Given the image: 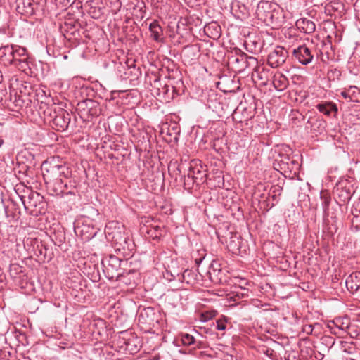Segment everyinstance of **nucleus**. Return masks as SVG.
<instances>
[{
	"instance_id": "1",
	"label": "nucleus",
	"mask_w": 360,
	"mask_h": 360,
	"mask_svg": "<svg viewBox=\"0 0 360 360\" xmlns=\"http://www.w3.org/2000/svg\"><path fill=\"white\" fill-rule=\"evenodd\" d=\"M40 110L44 115V120L51 123L52 127L58 131L68 129L71 120L70 114L65 109L56 107L54 104L48 105L41 102Z\"/></svg>"
},
{
	"instance_id": "2",
	"label": "nucleus",
	"mask_w": 360,
	"mask_h": 360,
	"mask_svg": "<svg viewBox=\"0 0 360 360\" xmlns=\"http://www.w3.org/2000/svg\"><path fill=\"white\" fill-rule=\"evenodd\" d=\"M102 264L107 277L110 280H121L122 278H126L127 276L132 275L133 281L135 283V278L139 277V273L136 270H126L122 267L127 264L126 259H122L117 256L110 255L103 259Z\"/></svg>"
},
{
	"instance_id": "3",
	"label": "nucleus",
	"mask_w": 360,
	"mask_h": 360,
	"mask_svg": "<svg viewBox=\"0 0 360 360\" xmlns=\"http://www.w3.org/2000/svg\"><path fill=\"white\" fill-rule=\"evenodd\" d=\"M257 18L267 26L277 27L283 22V10L276 3L262 0L256 9Z\"/></svg>"
},
{
	"instance_id": "4",
	"label": "nucleus",
	"mask_w": 360,
	"mask_h": 360,
	"mask_svg": "<svg viewBox=\"0 0 360 360\" xmlns=\"http://www.w3.org/2000/svg\"><path fill=\"white\" fill-rule=\"evenodd\" d=\"M43 179L45 184H53V180L68 179L71 176L72 172L70 168L63 165H44Z\"/></svg>"
},
{
	"instance_id": "5",
	"label": "nucleus",
	"mask_w": 360,
	"mask_h": 360,
	"mask_svg": "<svg viewBox=\"0 0 360 360\" xmlns=\"http://www.w3.org/2000/svg\"><path fill=\"white\" fill-rule=\"evenodd\" d=\"M24 193L20 195V198L25 209L32 214H37L39 212L37 207L43 203V197L37 192L33 191L28 188L24 190Z\"/></svg>"
},
{
	"instance_id": "6",
	"label": "nucleus",
	"mask_w": 360,
	"mask_h": 360,
	"mask_svg": "<svg viewBox=\"0 0 360 360\" xmlns=\"http://www.w3.org/2000/svg\"><path fill=\"white\" fill-rule=\"evenodd\" d=\"M76 110L80 117L83 119L96 117L101 112L99 103L92 99H86L79 101L77 105Z\"/></svg>"
},
{
	"instance_id": "7",
	"label": "nucleus",
	"mask_w": 360,
	"mask_h": 360,
	"mask_svg": "<svg viewBox=\"0 0 360 360\" xmlns=\"http://www.w3.org/2000/svg\"><path fill=\"white\" fill-rule=\"evenodd\" d=\"M288 57V51L283 46H276L268 55L267 63L273 68L282 65Z\"/></svg>"
},
{
	"instance_id": "8",
	"label": "nucleus",
	"mask_w": 360,
	"mask_h": 360,
	"mask_svg": "<svg viewBox=\"0 0 360 360\" xmlns=\"http://www.w3.org/2000/svg\"><path fill=\"white\" fill-rule=\"evenodd\" d=\"M292 54L300 63L304 65L309 64L314 58L311 50L306 45H302L295 49Z\"/></svg>"
},
{
	"instance_id": "9",
	"label": "nucleus",
	"mask_w": 360,
	"mask_h": 360,
	"mask_svg": "<svg viewBox=\"0 0 360 360\" xmlns=\"http://www.w3.org/2000/svg\"><path fill=\"white\" fill-rule=\"evenodd\" d=\"M16 10L18 13L26 16H31L35 14L39 7L37 4H34V0H17Z\"/></svg>"
},
{
	"instance_id": "10",
	"label": "nucleus",
	"mask_w": 360,
	"mask_h": 360,
	"mask_svg": "<svg viewBox=\"0 0 360 360\" xmlns=\"http://www.w3.org/2000/svg\"><path fill=\"white\" fill-rule=\"evenodd\" d=\"M347 290L352 294L360 291V271H355L349 275L345 280Z\"/></svg>"
},
{
	"instance_id": "11",
	"label": "nucleus",
	"mask_w": 360,
	"mask_h": 360,
	"mask_svg": "<svg viewBox=\"0 0 360 360\" xmlns=\"http://www.w3.org/2000/svg\"><path fill=\"white\" fill-rule=\"evenodd\" d=\"M156 316H157L153 308L146 307L140 311L138 319L139 323L150 326L153 325L155 321H156Z\"/></svg>"
},
{
	"instance_id": "12",
	"label": "nucleus",
	"mask_w": 360,
	"mask_h": 360,
	"mask_svg": "<svg viewBox=\"0 0 360 360\" xmlns=\"http://www.w3.org/2000/svg\"><path fill=\"white\" fill-rule=\"evenodd\" d=\"M75 231L77 234L79 233L83 240H89L96 235L97 229L83 223L81 226L77 225Z\"/></svg>"
},
{
	"instance_id": "13",
	"label": "nucleus",
	"mask_w": 360,
	"mask_h": 360,
	"mask_svg": "<svg viewBox=\"0 0 360 360\" xmlns=\"http://www.w3.org/2000/svg\"><path fill=\"white\" fill-rule=\"evenodd\" d=\"M15 45H6L0 48V60L5 65L13 63Z\"/></svg>"
},
{
	"instance_id": "14",
	"label": "nucleus",
	"mask_w": 360,
	"mask_h": 360,
	"mask_svg": "<svg viewBox=\"0 0 360 360\" xmlns=\"http://www.w3.org/2000/svg\"><path fill=\"white\" fill-rule=\"evenodd\" d=\"M316 108L320 112L328 117H335L338 111L337 105L330 101H325L318 103L316 105Z\"/></svg>"
},
{
	"instance_id": "15",
	"label": "nucleus",
	"mask_w": 360,
	"mask_h": 360,
	"mask_svg": "<svg viewBox=\"0 0 360 360\" xmlns=\"http://www.w3.org/2000/svg\"><path fill=\"white\" fill-rule=\"evenodd\" d=\"M295 25L299 30L306 34H311L316 30L315 23L307 18L298 19Z\"/></svg>"
},
{
	"instance_id": "16",
	"label": "nucleus",
	"mask_w": 360,
	"mask_h": 360,
	"mask_svg": "<svg viewBox=\"0 0 360 360\" xmlns=\"http://www.w3.org/2000/svg\"><path fill=\"white\" fill-rule=\"evenodd\" d=\"M112 238L115 243L119 245L123 250H125L126 248L129 251L132 250L130 246H134V243L131 244L129 237L125 235H122L121 232H113Z\"/></svg>"
},
{
	"instance_id": "17",
	"label": "nucleus",
	"mask_w": 360,
	"mask_h": 360,
	"mask_svg": "<svg viewBox=\"0 0 360 360\" xmlns=\"http://www.w3.org/2000/svg\"><path fill=\"white\" fill-rule=\"evenodd\" d=\"M204 32L209 37L217 39L221 36V28L216 22H212L205 26Z\"/></svg>"
},
{
	"instance_id": "18",
	"label": "nucleus",
	"mask_w": 360,
	"mask_h": 360,
	"mask_svg": "<svg viewBox=\"0 0 360 360\" xmlns=\"http://www.w3.org/2000/svg\"><path fill=\"white\" fill-rule=\"evenodd\" d=\"M204 176H205L206 174H202L200 168L193 161L191 162L187 173L188 179H191L193 181V182L199 184L198 181L200 180L202 181L203 180Z\"/></svg>"
},
{
	"instance_id": "19",
	"label": "nucleus",
	"mask_w": 360,
	"mask_h": 360,
	"mask_svg": "<svg viewBox=\"0 0 360 360\" xmlns=\"http://www.w3.org/2000/svg\"><path fill=\"white\" fill-rule=\"evenodd\" d=\"M84 7L92 18L98 19L101 17L103 12L101 8L96 6L94 1H87Z\"/></svg>"
},
{
	"instance_id": "20",
	"label": "nucleus",
	"mask_w": 360,
	"mask_h": 360,
	"mask_svg": "<svg viewBox=\"0 0 360 360\" xmlns=\"http://www.w3.org/2000/svg\"><path fill=\"white\" fill-rule=\"evenodd\" d=\"M81 27L80 22L77 20H65L64 24L60 26L62 32L70 33L73 34L77 30Z\"/></svg>"
},
{
	"instance_id": "21",
	"label": "nucleus",
	"mask_w": 360,
	"mask_h": 360,
	"mask_svg": "<svg viewBox=\"0 0 360 360\" xmlns=\"http://www.w3.org/2000/svg\"><path fill=\"white\" fill-rule=\"evenodd\" d=\"M53 184H46L47 188L51 192L52 195L63 196V190L62 189L63 180H53Z\"/></svg>"
},
{
	"instance_id": "22",
	"label": "nucleus",
	"mask_w": 360,
	"mask_h": 360,
	"mask_svg": "<svg viewBox=\"0 0 360 360\" xmlns=\"http://www.w3.org/2000/svg\"><path fill=\"white\" fill-rule=\"evenodd\" d=\"M149 30L151 32L152 38L156 41H161L162 38V29L157 21H153L149 25Z\"/></svg>"
},
{
	"instance_id": "23",
	"label": "nucleus",
	"mask_w": 360,
	"mask_h": 360,
	"mask_svg": "<svg viewBox=\"0 0 360 360\" xmlns=\"http://www.w3.org/2000/svg\"><path fill=\"white\" fill-rule=\"evenodd\" d=\"M273 85L276 90L283 91L288 86V79L286 77L282 74L274 75L273 79Z\"/></svg>"
},
{
	"instance_id": "24",
	"label": "nucleus",
	"mask_w": 360,
	"mask_h": 360,
	"mask_svg": "<svg viewBox=\"0 0 360 360\" xmlns=\"http://www.w3.org/2000/svg\"><path fill=\"white\" fill-rule=\"evenodd\" d=\"M177 276L181 282H185L187 284H193L195 283L197 274L191 270L186 269L182 274L179 275L178 274Z\"/></svg>"
},
{
	"instance_id": "25",
	"label": "nucleus",
	"mask_w": 360,
	"mask_h": 360,
	"mask_svg": "<svg viewBox=\"0 0 360 360\" xmlns=\"http://www.w3.org/2000/svg\"><path fill=\"white\" fill-rule=\"evenodd\" d=\"M253 68V70H255V68H259L257 65V59L252 56H248L245 53V59H244V64H242L241 65L236 66V68L238 69V72H240L246 68Z\"/></svg>"
},
{
	"instance_id": "26",
	"label": "nucleus",
	"mask_w": 360,
	"mask_h": 360,
	"mask_svg": "<svg viewBox=\"0 0 360 360\" xmlns=\"http://www.w3.org/2000/svg\"><path fill=\"white\" fill-rule=\"evenodd\" d=\"M244 59H245V53H242L239 56L232 54L228 57V63L232 65L233 68L238 70L236 67L244 64Z\"/></svg>"
},
{
	"instance_id": "27",
	"label": "nucleus",
	"mask_w": 360,
	"mask_h": 360,
	"mask_svg": "<svg viewBox=\"0 0 360 360\" xmlns=\"http://www.w3.org/2000/svg\"><path fill=\"white\" fill-rule=\"evenodd\" d=\"M288 161L281 160L280 162V168L283 170L285 173L288 171L290 172H292V169H297L298 167V163L295 160H290L289 158H287Z\"/></svg>"
},
{
	"instance_id": "28",
	"label": "nucleus",
	"mask_w": 360,
	"mask_h": 360,
	"mask_svg": "<svg viewBox=\"0 0 360 360\" xmlns=\"http://www.w3.org/2000/svg\"><path fill=\"white\" fill-rule=\"evenodd\" d=\"M218 264L217 262L212 263L210 267L208 274L210 275V279L214 283H217L221 281V278H218V274L221 272V269L215 266Z\"/></svg>"
},
{
	"instance_id": "29",
	"label": "nucleus",
	"mask_w": 360,
	"mask_h": 360,
	"mask_svg": "<svg viewBox=\"0 0 360 360\" xmlns=\"http://www.w3.org/2000/svg\"><path fill=\"white\" fill-rule=\"evenodd\" d=\"M241 241L238 236L236 235L233 236L230 238V241L229 243V248L235 253L240 252V245Z\"/></svg>"
},
{
	"instance_id": "30",
	"label": "nucleus",
	"mask_w": 360,
	"mask_h": 360,
	"mask_svg": "<svg viewBox=\"0 0 360 360\" xmlns=\"http://www.w3.org/2000/svg\"><path fill=\"white\" fill-rule=\"evenodd\" d=\"M13 52V63L12 65H14L15 62H18L19 58H23L27 56L26 49L17 45H15Z\"/></svg>"
},
{
	"instance_id": "31",
	"label": "nucleus",
	"mask_w": 360,
	"mask_h": 360,
	"mask_svg": "<svg viewBox=\"0 0 360 360\" xmlns=\"http://www.w3.org/2000/svg\"><path fill=\"white\" fill-rule=\"evenodd\" d=\"M13 65L26 74H28L27 70H30L27 56L23 58H19L18 62H15Z\"/></svg>"
},
{
	"instance_id": "32",
	"label": "nucleus",
	"mask_w": 360,
	"mask_h": 360,
	"mask_svg": "<svg viewBox=\"0 0 360 360\" xmlns=\"http://www.w3.org/2000/svg\"><path fill=\"white\" fill-rule=\"evenodd\" d=\"M282 191L283 188L279 185H274L271 187L269 193L271 195L273 200L276 202H278V198L281 195Z\"/></svg>"
},
{
	"instance_id": "33",
	"label": "nucleus",
	"mask_w": 360,
	"mask_h": 360,
	"mask_svg": "<svg viewBox=\"0 0 360 360\" xmlns=\"http://www.w3.org/2000/svg\"><path fill=\"white\" fill-rule=\"evenodd\" d=\"M47 248L41 243L37 245L34 249V255L39 258V259L44 260L46 257Z\"/></svg>"
},
{
	"instance_id": "34",
	"label": "nucleus",
	"mask_w": 360,
	"mask_h": 360,
	"mask_svg": "<svg viewBox=\"0 0 360 360\" xmlns=\"http://www.w3.org/2000/svg\"><path fill=\"white\" fill-rule=\"evenodd\" d=\"M265 74L266 72L264 68H257L252 72V78L253 79L264 80Z\"/></svg>"
},
{
	"instance_id": "35",
	"label": "nucleus",
	"mask_w": 360,
	"mask_h": 360,
	"mask_svg": "<svg viewBox=\"0 0 360 360\" xmlns=\"http://www.w3.org/2000/svg\"><path fill=\"white\" fill-rule=\"evenodd\" d=\"M359 330L360 328H357V326L353 324H350L349 328L347 332L352 338L359 339L360 334Z\"/></svg>"
},
{
	"instance_id": "36",
	"label": "nucleus",
	"mask_w": 360,
	"mask_h": 360,
	"mask_svg": "<svg viewBox=\"0 0 360 360\" xmlns=\"http://www.w3.org/2000/svg\"><path fill=\"white\" fill-rule=\"evenodd\" d=\"M321 199L322 200V207L324 212H326L328 207L330 205V203L331 202V198L328 194H323L321 193Z\"/></svg>"
},
{
	"instance_id": "37",
	"label": "nucleus",
	"mask_w": 360,
	"mask_h": 360,
	"mask_svg": "<svg viewBox=\"0 0 360 360\" xmlns=\"http://www.w3.org/2000/svg\"><path fill=\"white\" fill-rule=\"evenodd\" d=\"M181 341L184 345H191L195 342V338L193 335L184 333L181 335Z\"/></svg>"
},
{
	"instance_id": "38",
	"label": "nucleus",
	"mask_w": 360,
	"mask_h": 360,
	"mask_svg": "<svg viewBox=\"0 0 360 360\" xmlns=\"http://www.w3.org/2000/svg\"><path fill=\"white\" fill-rule=\"evenodd\" d=\"M339 322H340V321H338V320L336 321V323H335L336 327L342 331H347V330L350 326L348 319H346V322L341 321L340 323H339Z\"/></svg>"
},
{
	"instance_id": "39",
	"label": "nucleus",
	"mask_w": 360,
	"mask_h": 360,
	"mask_svg": "<svg viewBox=\"0 0 360 360\" xmlns=\"http://www.w3.org/2000/svg\"><path fill=\"white\" fill-rule=\"evenodd\" d=\"M352 226H354L356 229H360V214H354V217L352 219Z\"/></svg>"
},
{
	"instance_id": "40",
	"label": "nucleus",
	"mask_w": 360,
	"mask_h": 360,
	"mask_svg": "<svg viewBox=\"0 0 360 360\" xmlns=\"http://www.w3.org/2000/svg\"><path fill=\"white\" fill-rule=\"evenodd\" d=\"M217 329L219 330H224L226 328V321L224 320H217Z\"/></svg>"
},
{
	"instance_id": "41",
	"label": "nucleus",
	"mask_w": 360,
	"mask_h": 360,
	"mask_svg": "<svg viewBox=\"0 0 360 360\" xmlns=\"http://www.w3.org/2000/svg\"><path fill=\"white\" fill-rule=\"evenodd\" d=\"M314 326L311 324L305 325L303 326L302 330L303 332L306 333L307 334L309 335L311 334L313 332Z\"/></svg>"
},
{
	"instance_id": "42",
	"label": "nucleus",
	"mask_w": 360,
	"mask_h": 360,
	"mask_svg": "<svg viewBox=\"0 0 360 360\" xmlns=\"http://www.w3.org/2000/svg\"><path fill=\"white\" fill-rule=\"evenodd\" d=\"M341 75L340 71H339L337 69H334L330 70V72H328V77L330 78L331 77H337L338 78Z\"/></svg>"
},
{
	"instance_id": "43",
	"label": "nucleus",
	"mask_w": 360,
	"mask_h": 360,
	"mask_svg": "<svg viewBox=\"0 0 360 360\" xmlns=\"http://www.w3.org/2000/svg\"><path fill=\"white\" fill-rule=\"evenodd\" d=\"M68 188V183L66 181H64V180H63V185H62V189L63 190V195H68V194H74V193L71 191H67Z\"/></svg>"
},
{
	"instance_id": "44",
	"label": "nucleus",
	"mask_w": 360,
	"mask_h": 360,
	"mask_svg": "<svg viewBox=\"0 0 360 360\" xmlns=\"http://www.w3.org/2000/svg\"><path fill=\"white\" fill-rule=\"evenodd\" d=\"M70 2V0H55L56 5H62L63 6H67Z\"/></svg>"
},
{
	"instance_id": "45",
	"label": "nucleus",
	"mask_w": 360,
	"mask_h": 360,
	"mask_svg": "<svg viewBox=\"0 0 360 360\" xmlns=\"http://www.w3.org/2000/svg\"><path fill=\"white\" fill-rule=\"evenodd\" d=\"M159 227L157 226L155 229H154V231L155 232V234L153 235V234H151V236L153 237V238H158L160 236V233H158V232L159 231Z\"/></svg>"
},
{
	"instance_id": "46",
	"label": "nucleus",
	"mask_w": 360,
	"mask_h": 360,
	"mask_svg": "<svg viewBox=\"0 0 360 360\" xmlns=\"http://www.w3.org/2000/svg\"><path fill=\"white\" fill-rule=\"evenodd\" d=\"M342 96L345 98H349V96H348L347 93H346L345 91H342L341 93Z\"/></svg>"
},
{
	"instance_id": "47",
	"label": "nucleus",
	"mask_w": 360,
	"mask_h": 360,
	"mask_svg": "<svg viewBox=\"0 0 360 360\" xmlns=\"http://www.w3.org/2000/svg\"><path fill=\"white\" fill-rule=\"evenodd\" d=\"M354 214H360V210H357V209H355L354 210L352 211V214L354 215Z\"/></svg>"
},
{
	"instance_id": "48",
	"label": "nucleus",
	"mask_w": 360,
	"mask_h": 360,
	"mask_svg": "<svg viewBox=\"0 0 360 360\" xmlns=\"http://www.w3.org/2000/svg\"><path fill=\"white\" fill-rule=\"evenodd\" d=\"M286 360H297V359L295 356H293L292 359H290V356L289 355Z\"/></svg>"
},
{
	"instance_id": "49",
	"label": "nucleus",
	"mask_w": 360,
	"mask_h": 360,
	"mask_svg": "<svg viewBox=\"0 0 360 360\" xmlns=\"http://www.w3.org/2000/svg\"><path fill=\"white\" fill-rule=\"evenodd\" d=\"M356 321H358L359 323H360V314L358 315L357 318H356Z\"/></svg>"
},
{
	"instance_id": "50",
	"label": "nucleus",
	"mask_w": 360,
	"mask_h": 360,
	"mask_svg": "<svg viewBox=\"0 0 360 360\" xmlns=\"http://www.w3.org/2000/svg\"><path fill=\"white\" fill-rule=\"evenodd\" d=\"M20 188L18 187L17 188H15V191L18 192L19 191Z\"/></svg>"
},
{
	"instance_id": "51",
	"label": "nucleus",
	"mask_w": 360,
	"mask_h": 360,
	"mask_svg": "<svg viewBox=\"0 0 360 360\" xmlns=\"http://www.w3.org/2000/svg\"><path fill=\"white\" fill-rule=\"evenodd\" d=\"M344 352L349 353V352H348V349H344Z\"/></svg>"
},
{
	"instance_id": "52",
	"label": "nucleus",
	"mask_w": 360,
	"mask_h": 360,
	"mask_svg": "<svg viewBox=\"0 0 360 360\" xmlns=\"http://www.w3.org/2000/svg\"><path fill=\"white\" fill-rule=\"evenodd\" d=\"M344 352L349 353V352H348V349H344Z\"/></svg>"
},
{
	"instance_id": "53",
	"label": "nucleus",
	"mask_w": 360,
	"mask_h": 360,
	"mask_svg": "<svg viewBox=\"0 0 360 360\" xmlns=\"http://www.w3.org/2000/svg\"><path fill=\"white\" fill-rule=\"evenodd\" d=\"M171 276L173 277V278H175V276L173 274H171Z\"/></svg>"
}]
</instances>
